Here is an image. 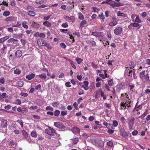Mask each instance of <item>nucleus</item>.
Here are the masks:
<instances>
[{
    "label": "nucleus",
    "instance_id": "1",
    "mask_svg": "<svg viewBox=\"0 0 150 150\" xmlns=\"http://www.w3.org/2000/svg\"><path fill=\"white\" fill-rule=\"evenodd\" d=\"M148 70H143L139 73L140 80L144 83H149L150 82L149 74Z\"/></svg>",
    "mask_w": 150,
    "mask_h": 150
},
{
    "label": "nucleus",
    "instance_id": "2",
    "mask_svg": "<svg viewBox=\"0 0 150 150\" xmlns=\"http://www.w3.org/2000/svg\"><path fill=\"white\" fill-rule=\"evenodd\" d=\"M45 131L46 133L52 136L54 135V134L56 132L55 129L50 127H49L48 128L45 129Z\"/></svg>",
    "mask_w": 150,
    "mask_h": 150
},
{
    "label": "nucleus",
    "instance_id": "3",
    "mask_svg": "<svg viewBox=\"0 0 150 150\" xmlns=\"http://www.w3.org/2000/svg\"><path fill=\"white\" fill-rule=\"evenodd\" d=\"M135 119L133 117H132L128 120V127L130 130L132 129L133 126Z\"/></svg>",
    "mask_w": 150,
    "mask_h": 150
},
{
    "label": "nucleus",
    "instance_id": "4",
    "mask_svg": "<svg viewBox=\"0 0 150 150\" xmlns=\"http://www.w3.org/2000/svg\"><path fill=\"white\" fill-rule=\"evenodd\" d=\"M28 14L30 16H35L36 14L34 12V8L33 7L31 6H29L28 8Z\"/></svg>",
    "mask_w": 150,
    "mask_h": 150
},
{
    "label": "nucleus",
    "instance_id": "5",
    "mask_svg": "<svg viewBox=\"0 0 150 150\" xmlns=\"http://www.w3.org/2000/svg\"><path fill=\"white\" fill-rule=\"evenodd\" d=\"M122 31V28L120 27H118L115 28L113 32L115 35H118L121 34Z\"/></svg>",
    "mask_w": 150,
    "mask_h": 150
},
{
    "label": "nucleus",
    "instance_id": "6",
    "mask_svg": "<svg viewBox=\"0 0 150 150\" xmlns=\"http://www.w3.org/2000/svg\"><path fill=\"white\" fill-rule=\"evenodd\" d=\"M54 125L57 127L59 129H64L65 126L60 122H55L54 123Z\"/></svg>",
    "mask_w": 150,
    "mask_h": 150
},
{
    "label": "nucleus",
    "instance_id": "7",
    "mask_svg": "<svg viewBox=\"0 0 150 150\" xmlns=\"http://www.w3.org/2000/svg\"><path fill=\"white\" fill-rule=\"evenodd\" d=\"M37 43L39 46H45L46 42L42 39L39 38L37 40Z\"/></svg>",
    "mask_w": 150,
    "mask_h": 150
},
{
    "label": "nucleus",
    "instance_id": "8",
    "mask_svg": "<svg viewBox=\"0 0 150 150\" xmlns=\"http://www.w3.org/2000/svg\"><path fill=\"white\" fill-rule=\"evenodd\" d=\"M126 69L125 70V74L128 75V76L132 77V73H133V71L130 70L127 67H125Z\"/></svg>",
    "mask_w": 150,
    "mask_h": 150
},
{
    "label": "nucleus",
    "instance_id": "9",
    "mask_svg": "<svg viewBox=\"0 0 150 150\" xmlns=\"http://www.w3.org/2000/svg\"><path fill=\"white\" fill-rule=\"evenodd\" d=\"M92 35L97 37H103L105 35V34L103 32H93Z\"/></svg>",
    "mask_w": 150,
    "mask_h": 150
},
{
    "label": "nucleus",
    "instance_id": "10",
    "mask_svg": "<svg viewBox=\"0 0 150 150\" xmlns=\"http://www.w3.org/2000/svg\"><path fill=\"white\" fill-rule=\"evenodd\" d=\"M75 17L74 16L69 17L67 16L64 17V19L69 22H73L75 21Z\"/></svg>",
    "mask_w": 150,
    "mask_h": 150
},
{
    "label": "nucleus",
    "instance_id": "11",
    "mask_svg": "<svg viewBox=\"0 0 150 150\" xmlns=\"http://www.w3.org/2000/svg\"><path fill=\"white\" fill-rule=\"evenodd\" d=\"M15 18L12 16H11L6 18L5 19V21L6 22H13L15 21Z\"/></svg>",
    "mask_w": 150,
    "mask_h": 150
},
{
    "label": "nucleus",
    "instance_id": "12",
    "mask_svg": "<svg viewBox=\"0 0 150 150\" xmlns=\"http://www.w3.org/2000/svg\"><path fill=\"white\" fill-rule=\"evenodd\" d=\"M112 20V21H111L109 23V25L111 27H113L117 24V21L115 17H113Z\"/></svg>",
    "mask_w": 150,
    "mask_h": 150
},
{
    "label": "nucleus",
    "instance_id": "13",
    "mask_svg": "<svg viewBox=\"0 0 150 150\" xmlns=\"http://www.w3.org/2000/svg\"><path fill=\"white\" fill-rule=\"evenodd\" d=\"M71 131L74 134H76L79 133L80 129L79 128L75 127L71 128Z\"/></svg>",
    "mask_w": 150,
    "mask_h": 150
},
{
    "label": "nucleus",
    "instance_id": "14",
    "mask_svg": "<svg viewBox=\"0 0 150 150\" xmlns=\"http://www.w3.org/2000/svg\"><path fill=\"white\" fill-rule=\"evenodd\" d=\"M7 121L6 120L3 119L1 121V128H5L6 127L7 125Z\"/></svg>",
    "mask_w": 150,
    "mask_h": 150
},
{
    "label": "nucleus",
    "instance_id": "15",
    "mask_svg": "<svg viewBox=\"0 0 150 150\" xmlns=\"http://www.w3.org/2000/svg\"><path fill=\"white\" fill-rule=\"evenodd\" d=\"M35 75L34 74L32 73L26 76L25 78L28 80H30L33 79L35 77Z\"/></svg>",
    "mask_w": 150,
    "mask_h": 150
},
{
    "label": "nucleus",
    "instance_id": "16",
    "mask_svg": "<svg viewBox=\"0 0 150 150\" xmlns=\"http://www.w3.org/2000/svg\"><path fill=\"white\" fill-rule=\"evenodd\" d=\"M87 21L85 20H83L80 24V28H83L84 27L85 25L86 24Z\"/></svg>",
    "mask_w": 150,
    "mask_h": 150
},
{
    "label": "nucleus",
    "instance_id": "17",
    "mask_svg": "<svg viewBox=\"0 0 150 150\" xmlns=\"http://www.w3.org/2000/svg\"><path fill=\"white\" fill-rule=\"evenodd\" d=\"M131 25L133 26V27H136L137 28V29H139L140 28V26L139 23H131Z\"/></svg>",
    "mask_w": 150,
    "mask_h": 150
},
{
    "label": "nucleus",
    "instance_id": "18",
    "mask_svg": "<svg viewBox=\"0 0 150 150\" xmlns=\"http://www.w3.org/2000/svg\"><path fill=\"white\" fill-rule=\"evenodd\" d=\"M99 91H100V95L102 97H103V99L105 100L106 99V96L105 94L103 91L100 89H99Z\"/></svg>",
    "mask_w": 150,
    "mask_h": 150
},
{
    "label": "nucleus",
    "instance_id": "19",
    "mask_svg": "<svg viewBox=\"0 0 150 150\" xmlns=\"http://www.w3.org/2000/svg\"><path fill=\"white\" fill-rule=\"evenodd\" d=\"M31 26L32 27L36 28H38L40 27L39 25L35 22H33L32 23Z\"/></svg>",
    "mask_w": 150,
    "mask_h": 150
},
{
    "label": "nucleus",
    "instance_id": "20",
    "mask_svg": "<svg viewBox=\"0 0 150 150\" xmlns=\"http://www.w3.org/2000/svg\"><path fill=\"white\" fill-rule=\"evenodd\" d=\"M9 37L7 36L0 39V44L4 42L6 40L9 38Z\"/></svg>",
    "mask_w": 150,
    "mask_h": 150
},
{
    "label": "nucleus",
    "instance_id": "21",
    "mask_svg": "<svg viewBox=\"0 0 150 150\" xmlns=\"http://www.w3.org/2000/svg\"><path fill=\"white\" fill-rule=\"evenodd\" d=\"M117 88L118 89H121L125 88V85L123 84H122V83L120 84H118L116 86Z\"/></svg>",
    "mask_w": 150,
    "mask_h": 150
},
{
    "label": "nucleus",
    "instance_id": "22",
    "mask_svg": "<svg viewBox=\"0 0 150 150\" xmlns=\"http://www.w3.org/2000/svg\"><path fill=\"white\" fill-rule=\"evenodd\" d=\"M16 84L19 87H21L24 84V82L22 81H18L17 82Z\"/></svg>",
    "mask_w": 150,
    "mask_h": 150
},
{
    "label": "nucleus",
    "instance_id": "23",
    "mask_svg": "<svg viewBox=\"0 0 150 150\" xmlns=\"http://www.w3.org/2000/svg\"><path fill=\"white\" fill-rule=\"evenodd\" d=\"M121 135L122 136H125L128 135V134L124 129H122L120 132Z\"/></svg>",
    "mask_w": 150,
    "mask_h": 150
},
{
    "label": "nucleus",
    "instance_id": "24",
    "mask_svg": "<svg viewBox=\"0 0 150 150\" xmlns=\"http://www.w3.org/2000/svg\"><path fill=\"white\" fill-rule=\"evenodd\" d=\"M99 16L101 19V21L102 22H104L105 17L103 13H102L101 14H99Z\"/></svg>",
    "mask_w": 150,
    "mask_h": 150
},
{
    "label": "nucleus",
    "instance_id": "25",
    "mask_svg": "<svg viewBox=\"0 0 150 150\" xmlns=\"http://www.w3.org/2000/svg\"><path fill=\"white\" fill-rule=\"evenodd\" d=\"M11 13L8 11H5L3 13V15L4 17H7L10 15Z\"/></svg>",
    "mask_w": 150,
    "mask_h": 150
},
{
    "label": "nucleus",
    "instance_id": "26",
    "mask_svg": "<svg viewBox=\"0 0 150 150\" xmlns=\"http://www.w3.org/2000/svg\"><path fill=\"white\" fill-rule=\"evenodd\" d=\"M103 125L105 126L108 128L109 129V127H112L113 125L111 124L108 123L106 122H105L103 123Z\"/></svg>",
    "mask_w": 150,
    "mask_h": 150
},
{
    "label": "nucleus",
    "instance_id": "27",
    "mask_svg": "<svg viewBox=\"0 0 150 150\" xmlns=\"http://www.w3.org/2000/svg\"><path fill=\"white\" fill-rule=\"evenodd\" d=\"M117 16H123L125 17L126 16L125 14L123 13H122L120 11H118L117 13Z\"/></svg>",
    "mask_w": 150,
    "mask_h": 150
},
{
    "label": "nucleus",
    "instance_id": "28",
    "mask_svg": "<svg viewBox=\"0 0 150 150\" xmlns=\"http://www.w3.org/2000/svg\"><path fill=\"white\" fill-rule=\"evenodd\" d=\"M114 3H115V7L122 6L123 5V4L121 3V2H117L114 1Z\"/></svg>",
    "mask_w": 150,
    "mask_h": 150
},
{
    "label": "nucleus",
    "instance_id": "29",
    "mask_svg": "<svg viewBox=\"0 0 150 150\" xmlns=\"http://www.w3.org/2000/svg\"><path fill=\"white\" fill-rule=\"evenodd\" d=\"M40 78L42 79H45L47 78V76L45 74L43 73L39 75Z\"/></svg>",
    "mask_w": 150,
    "mask_h": 150
},
{
    "label": "nucleus",
    "instance_id": "30",
    "mask_svg": "<svg viewBox=\"0 0 150 150\" xmlns=\"http://www.w3.org/2000/svg\"><path fill=\"white\" fill-rule=\"evenodd\" d=\"M31 136L33 137L36 138L37 137V134L35 131H33L30 133Z\"/></svg>",
    "mask_w": 150,
    "mask_h": 150
},
{
    "label": "nucleus",
    "instance_id": "31",
    "mask_svg": "<svg viewBox=\"0 0 150 150\" xmlns=\"http://www.w3.org/2000/svg\"><path fill=\"white\" fill-rule=\"evenodd\" d=\"M43 24L47 27H50L52 25V24L47 21L44 22Z\"/></svg>",
    "mask_w": 150,
    "mask_h": 150
},
{
    "label": "nucleus",
    "instance_id": "32",
    "mask_svg": "<svg viewBox=\"0 0 150 150\" xmlns=\"http://www.w3.org/2000/svg\"><path fill=\"white\" fill-rule=\"evenodd\" d=\"M15 41L18 42V40L16 39H15L13 38H10L8 40V42L9 43H13Z\"/></svg>",
    "mask_w": 150,
    "mask_h": 150
},
{
    "label": "nucleus",
    "instance_id": "33",
    "mask_svg": "<svg viewBox=\"0 0 150 150\" xmlns=\"http://www.w3.org/2000/svg\"><path fill=\"white\" fill-rule=\"evenodd\" d=\"M78 18L79 19L81 20H83L84 19V17L82 15L81 13L79 12L78 13Z\"/></svg>",
    "mask_w": 150,
    "mask_h": 150
},
{
    "label": "nucleus",
    "instance_id": "34",
    "mask_svg": "<svg viewBox=\"0 0 150 150\" xmlns=\"http://www.w3.org/2000/svg\"><path fill=\"white\" fill-rule=\"evenodd\" d=\"M8 98V96L7 95L6 93H3L2 95L0 94V99H1L2 98Z\"/></svg>",
    "mask_w": 150,
    "mask_h": 150
},
{
    "label": "nucleus",
    "instance_id": "35",
    "mask_svg": "<svg viewBox=\"0 0 150 150\" xmlns=\"http://www.w3.org/2000/svg\"><path fill=\"white\" fill-rule=\"evenodd\" d=\"M16 125L15 124H11L9 125V129L12 130L13 128H16Z\"/></svg>",
    "mask_w": 150,
    "mask_h": 150
},
{
    "label": "nucleus",
    "instance_id": "36",
    "mask_svg": "<svg viewBox=\"0 0 150 150\" xmlns=\"http://www.w3.org/2000/svg\"><path fill=\"white\" fill-rule=\"evenodd\" d=\"M18 54L19 55L17 56L18 57H20L22 55V52L20 50H18L16 51L15 53L16 55L17 56Z\"/></svg>",
    "mask_w": 150,
    "mask_h": 150
},
{
    "label": "nucleus",
    "instance_id": "37",
    "mask_svg": "<svg viewBox=\"0 0 150 150\" xmlns=\"http://www.w3.org/2000/svg\"><path fill=\"white\" fill-rule=\"evenodd\" d=\"M13 73L15 74H19L21 73V71L18 68H16L14 70Z\"/></svg>",
    "mask_w": 150,
    "mask_h": 150
},
{
    "label": "nucleus",
    "instance_id": "38",
    "mask_svg": "<svg viewBox=\"0 0 150 150\" xmlns=\"http://www.w3.org/2000/svg\"><path fill=\"white\" fill-rule=\"evenodd\" d=\"M22 134L24 136V137L26 138L28 136V134L25 131V130H22Z\"/></svg>",
    "mask_w": 150,
    "mask_h": 150
},
{
    "label": "nucleus",
    "instance_id": "39",
    "mask_svg": "<svg viewBox=\"0 0 150 150\" xmlns=\"http://www.w3.org/2000/svg\"><path fill=\"white\" fill-rule=\"evenodd\" d=\"M75 60L78 64H80L83 61L82 59L79 57H77Z\"/></svg>",
    "mask_w": 150,
    "mask_h": 150
},
{
    "label": "nucleus",
    "instance_id": "40",
    "mask_svg": "<svg viewBox=\"0 0 150 150\" xmlns=\"http://www.w3.org/2000/svg\"><path fill=\"white\" fill-rule=\"evenodd\" d=\"M44 0H41L39 1H37L36 2V4L38 5H41L42 4H45L46 2H44Z\"/></svg>",
    "mask_w": 150,
    "mask_h": 150
},
{
    "label": "nucleus",
    "instance_id": "41",
    "mask_svg": "<svg viewBox=\"0 0 150 150\" xmlns=\"http://www.w3.org/2000/svg\"><path fill=\"white\" fill-rule=\"evenodd\" d=\"M45 46L49 50H50L52 49V47L50 45V43H47L46 42V43H45Z\"/></svg>",
    "mask_w": 150,
    "mask_h": 150
},
{
    "label": "nucleus",
    "instance_id": "42",
    "mask_svg": "<svg viewBox=\"0 0 150 150\" xmlns=\"http://www.w3.org/2000/svg\"><path fill=\"white\" fill-rule=\"evenodd\" d=\"M148 110H147L141 116V118L144 117L148 114Z\"/></svg>",
    "mask_w": 150,
    "mask_h": 150
},
{
    "label": "nucleus",
    "instance_id": "43",
    "mask_svg": "<svg viewBox=\"0 0 150 150\" xmlns=\"http://www.w3.org/2000/svg\"><path fill=\"white\" fill-rule=\"evenodd\" d=\"M22 26L25 28L28 29V26L26 24L25 22H23L22 23Z\"/></svg>",
    "mask_w": 150,
    "mask_h": 150
},
{
    "label": "nucleus",
    "instance_id": "44",
    "mask_svg": "<svg viewBox=\"0 0 150 150\" xmlns=\"http://www.w3.org/2000/svg\"><path fill=\"white\" fill-rule=\"evenodd\" d=\"M108 84L110 86H112V84L113 83V81L112 79L109 80L108 82Z\"/></svg>",
    "mask_w": 150,
    "mask_h": 150
},
{
    "label": "nucleus",
    "instance_id": "45",
    "mask_svg": "<svg viewBox=\"0 0 150 150\" xmlns=\"http://www.w3.org/2000/svg\"><path fill=\"white\" fill-rule=\"evenodd\" d=\"M60 114V111L58 110H56L54 112V115L56 116H58Z\"/></svg>",
    "mask_w": 150,
    "mask_h": 150
},
{
    "label": "nucleus",
    "instance_id": "46",
    "mask_svg": "<svg viewBox=\"0 0 150 150\" xmlns=\"http://www.w3.org/2000/svg\"><path fill=\"white\" fill-rule=\"evenodd\" d=\"M7 47L5 45H3V47L1 49V50L3 52H4L7 49Z\"/></svg>",
    "mask_w": 150,
    "mask_h": 150
},
{
    "label": "nucleus",
    "instance_id": "47",
    "mask_svg": "<svg viewBox=\"0 0 150 150\" xmlns=\"http://www.w3.org/2000/svg\"><path fill=\"white\" fill-rule=\"evenodd\" d=\"M135 21L138 23H141V21L139 16H137L135 18Z\"/></svg>",
    "mask_w": 150,
    "mask_h": 150
},
{
    "label": "nucleus",
    "instance_id": "48",
    "mask_svg": "<svg viewBox=\"0 0 150 150\" xmlns=\"http://www.w3.org/2000/svg\"><path fill=\"white\" fill-rule=\"evenodd\" d=\"M59 105V103L57 102H54L52 103V105L54 107H57Z\"/></svg>",
    "mask_w": 150,
    "mask_h": 150
},
{
    "label": "nucleus",
    "instance_id": "49",
    "mask_svg": "<svg viewBox=\"0 0 150 150\" xmlns=\"http://www.w3.org/2000/svg\"><path fill=\"white\" fill-rule=\"evenodd\" d=\"M61 26L63 28H66L68 27V25L67 23V22H66L62 24Z\"/></svg>",
    "mask_w": 150,
    "mask_h": 150
},
{
    "label": "nucleus",
    "instance_id": "50",
    "mask_svg": "<svg viewBox=\"0 0 150 150\" xmlns=\"http://www.w3.org/2000/svg\"><path fill=\"white\" fill-rule=\"evenodd\" d=\"M5 79L4 77L0 78V83L4 84V83Z\"/></svg>",
    "mask_w": 150,
    "mask_h": 150
},
{
    "label": "nucleus",
    "instance_id": "51",
    "mask_svg": "<svg viewBox=\"0 0 150 150\" xmlns=\"http://www.w3.org/2000/svg\"><path fill=\"white\" fill-rule=\"evenodd\" d=\"M70 63L71 64V66L72 67L74 68V69H76V67L74 64L73 62V61L71 60H69Z\"/></svg>",
    "mask_w": 150,
    "mask_h": 150
},
{
    "label": "nucleus",
    "instance_id": "52",
    "mask_svg": "<svg viewBox=\"0 0 150 150\" xmlns=\"http://www.w3.org/2000/svg\"><path fill=\"white\" fill-rule=\"evenodd\" d=\"M113 125L115 127H116L118 125V123L117 121L114 120L113 121Z\"/></svg>",
    "mask_w": 150,
    "mask_h": 150
},
{
    "label": "nucleus",
    "instance_id": "53",
    "mask_svg": "<svg viewBox=\"0 0 150 150\" xmlns=\"http://www.w3.org/2000/svg\"><path fill=\"white\" fill-rule=\"evenodd\" d=\"M69 36H70V38L71 39H72V43H73L75 42V40L74 38V37H73V35L71 34H69Z\"/></svg>",
    "mask_w": 150,
    "mask_h": 150
},
{
    "label": "nucleus",
    "instance_id": "54",
    "mask_svg": "<svg viewBox=\"0 0 150 150\" xmlns=\"http://www.w3.org/2000/svg\"><path fill=\"white\" fill-rule=\"evenodd\" d=\"M15 103L16 104L20 105L21 104V102L20 99H18L16 100Z\"/></svg>",
    "mask_w": 150,
    "mask_h": 150
},
{
    "label": "nucleus",
    "instance_id": "55",
    "mask_svg": "<svg viewBox=\"0 0 150 150\" xmlns=\"http://www.w3.org/2000/svg\"><path fill=\"white\" fill-rule=\"evenodd\" d=\"M60 46L61 47L63 48H65L67 46L65 43L64 42H61L60 44Z\"/></svg>",
    "mask_w": 150,
    "mask_h": 150
},
{
    "label": "nucleus",
    "instance_id": "56",
    "mask_svg": "<svg viewBox=\"0 0 150 150\" xmlns=\"http://www.w3.org/2000/svg\"><path fill=\"white\" fill-rule=\"evenodd\" d=\"M114 1H113L112 2H110L109 4V5L111 6L113 8H115V3H114Z\"/></svg>",
    "mask_w": 150,
    "mask_h": 150
},
{
    "label": "nucleus",
    "instance_id": "57",
    "mask_svg": "<svg viewBox=\"0 0 150 150\" xmlns=\"http://www.w3.org/2000/svg\"><path fill=\"white\" fill-rule=\"evenodd\" d=\"M33 116L34 118L37 119H39L40 118V117L39 116L37 115H33Z\"/></svg>",
    "mask_w": 150,
    "mask_h": 150
},
{
    "label": "nucleus",
    "instance_id": "58",
    "mask_svg": "<svg viewBox=\"0 0 150 150\" xmlns=\"http://www.w3.org/2000/svg\"><path fill=\"white\" fill-rule=\"evenodd\" d=\"M46 110H50L51 111H52L53 110V108L50 106H47L45 108Z\"/></svg>",
    "mask_w": 150,
    "mask_h": 150
},
{
    "label": "nucleus",
    "instance_id": "59",
    "mask_svg": "<svg viewBox=\"0 0 150 150\" xmlns=\"http://www.w3.org/2000/svg\"><path fill=\"white\" fill-rule=\"evenodd\" d=\"M28 110L27 109L24 108H22V112L25 113L28 112Z\"/></svg>",
    "mask_w": 150,
    "mask_h": 150
},
{
    "label": "nucleus",
    "instance_id": "60",
    "mask_svg": "<svg viewBox=\"0 0 150 150\" xmlns=\"http://www.w3.org/2000/svg\"><path fill=\"white\" fill-rule=\"evenodd\" d=\"M107 144L108 146H112L113 145V143L112 142L110 141L107 142Z\"/></svg>",
    "mask_w": 150,
    "mask_h": 150
},
{
    "label": "nucleus",
    "instance_id": "61",
    "mask_svg": "<svg viewBox=\"0 0 150 150\" xmlns=\"http://www.w3.org/2000/svg\"><path fill=\"white\" fill-rule=\"evenodd\" d=\"M16 1L14 0H13L11 2L10 5L11 6H15L16 5Z\"/></svg>",
    "mask_w": 150,
    "mask_h": 150
},
{
    "label": "nucleus",
    "instance_id": "62",
    "mask_svg": "<svg viewBox=\"0 0 150 150\" xmlns=\"http://www.w3.org/2000/svg\"><path fill=\"white\" fill-rule=\"evenodd\" d=\"M39 36L40 38H45V35L43 33H40L39 34Z\"/></svg>",
    "mask_w": 150,
    "mask_h": 150
},
{
    "label": "nucleus",
    "instance_id": "63",
    "mask_svg": "<svg viewBox=\"0 0 150 150\" xmlns=\"http://www.w3.org/2000/svg\"><path fill=\"white\" fill-rule=\"evenodd\" d=\"M20 95L24 97H26L28 96V94L26 93L22 92L20 93Z\"/></svg>",
    "mask_w": 150,
    "mask_h": 150
},
{
    "label": "nucleus",
    "instance_id": "64",
    "mask_svg": "<svg viewBox=\"0 0 150 150\" xmlns=\"http://www.w3.org/2000/svg\"><path fill=\"white\" fill-rule=\"evenodd\" d=\"M138 132L137 130H134L132 133V134L133 136H135L137 134Z\"/></svg>",
    "mask_w": 150,
    "mask_h": 150
}]
</instances>
